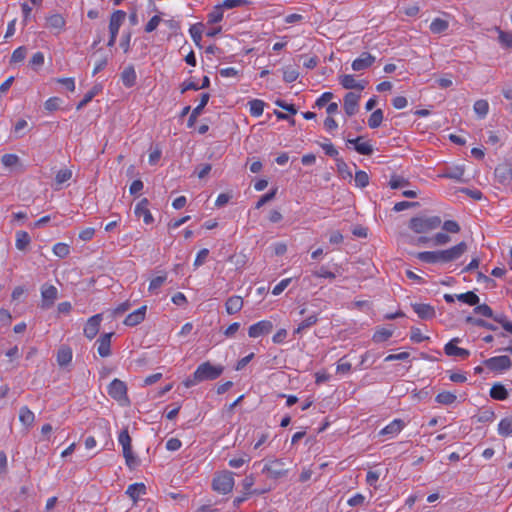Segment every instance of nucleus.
<instances>
[{
    "instance_id": "obj_1",
    "label": "nucleus",
    "mask_w": 512,
    "mask_h": 512,
    "mask_svg": "<svg viewBox=\"0 0 512 512\" xmlns=\"http://www.w3.org/2000/svg\"><path fill=\"white\" fill-rule=\"evenodd\" d=\"M466 251L467 244L462 241L449 249L418 252L416 257L420 261L428 264H446L459 259Z\"/></svg>"
},
{
    "instance_id": "obj_2",
    "label": "nucleus",
    "mask_w": 512,
    "mask_h": 512,
    "mask_svg": "<svg viewBox=\"0 0 512 512\" xmlns=\"http://www.w3.org/2000/svg\"><path fill=\"white\" fill-rule=\"evenodd\" d=\"M224 371L222 365H213L209 361L200 364L192 376L188 377L184 382L186 388L195 386L196 384L217 379Z\"/></svg>"
},
{
    "instance_id": "obj_3",
    "label": "nucleus",
    "mask_w": 512,
    "mask_h": 512,
    "mask_svg": "<svg viewBox=\"0 0 512 512\" xmlns=\"http://www.w3.org/2000/svg\"><path fill=\"white\" fill-rule=\"evenodd\" d=\"M441 223L439 216L413 217L409 221V228L417 234H423L439 228Z\"/></svg>"
},
{
    "instance_id": "obj_4",
    "label": "nucleus",
    "mask_w": 512,
    "mask_h": 512,
    "mask_svg": "<svg viewBox=\"0 0 512 512\" xmlns=\"http://www.w3.org/2000/svg\"><path fill=\"white\" fill-rule=\"evenodd\" d=\"M118 441L123 449V456L125 458L126 465L133 468L137 465L136 457L133 455L131 446V437L127 429H123L118 437Z\"/></svg>"
},
{
    "instance_id": "obj_5",
    "label": "nucleus",
    "mask_w": 512,
    "mask_h": 512,
    "mask_svg": "<svg viewBox=\"0 0 512 512\" xmlns=\"http://www.w3.org/2000/svg\"><path fill=\"white\" fill-rule=\"evenodd\" d=\"M108 394L121 405L129 404V399L127 397V386L123 381L117 378L109 384Z\"/></svg>"
},
{
    "instance_id": "obj_6",
    "label": "nucleus",
    "mask_w": 512,
    "mask_h": 512,
    "mask_svg": "<svg viewBox=\"0 0 512 512\" xmlns=\"http://www.w3.org/2000/svg\"><path fill=\"white\" fill-rule=\"evenodd\" d=\"M212 486L215 491L222 494H227L231 492L234 487L233 473L230 471H225L217 475L213 479Z\"/></svg>"
},
{
    "instance_id": "obj_7",
    "label": "nucleus",
    "mask_w": 512,
    "mask_h": 512,
    "mask_svg": "<svg viewBox=\"0 0 512 512\" xmlns=\"http://www.w3.org/2000/svg\"><path fill=\"white\" fill-rule=\"evenodd\" d=\"M268 477L272 479H279L287 475L288 470L285 468V463L281 459H274L267 462L262 470Z\"/></svg>"
},
{
    "instance_id": "obj_8",
    "label": "nucleus",
    "mask_w": 512,
    "mask_h": 512,
    "mask_svg": "<svg viewBox=\"0 0 512 512\" xmlns=\"http://www.w3.org/2000/svg\"><path fill=\"white\" fill-rule=\"evenodd\" d=\"M58 297V290L54 285L44 284L41 287V308H51Z\"/></svg>"
},
{
    "instance_id": "obj_9",
    "label": "nucleus",
    "mask_w": 512,
    "mask_h": 512,
    "mask_svg": "<svg viewBox=\"0 0 512 512\" xmlns=\"http://www.w3.org/2000/svg\"><path fill=\"white\" fill-rule=\"evenodd\" d=\"M484 365L491 371H504L512 366L511 359L506 356H495L484 361Z\"/></svg>"
},
{
    "instance_id": "obj_10",
    "label": "nucleus",
    "mask_w": 512,
    "mask_h": 512,
    "mask_svg": "<svg viewBox=\"0 0 512 512\" xmlns=\"http://www.w3.org/2000/svg\"><path fill=\"white\" fill-rule=\"evenodd\" d=\"M274 328L273 323L270 320H261L248 329V335L251 338H258L260 336L268 335Z\"/></svg>"
},
{
    "instance_id": "obj_11",
    "label": "nucleus",
    "mask_w": 512,
    "mask_h": 512,
    "mask_svg": "<svg viewBox=\"0 0 512 512\" xmlns=\"http://www.w3.org/2000/svg\"><path fill=\"white\" fill-rule=\"evenodd\" d=\"M496 180L503 185H507L512 181V165L504 162L499 164L494 171Z\"/></svg>"
},
{
    "instance_id": "obj_12",
    "label": "nucleus",
    "mask_w": 512,
    "mask_h": 512,
    "mask_svg": "<svg viewBox=\"0 0 512 512\" xmlns=\"http://www.w3.org/2000/svg\"><path fill=\"white\" fill-rule=\"evenodd\" d=\"M102 321V314H96L90 317L84 327V335L92 340L99 332Z\"/></svg>"
},
{
    "instance_id": "obj_13",
    "label": "nucleus",
    "mask_w": 512,
    "mask_h": 512,
    "mask_svg": "<svg viewBox=\"0 0 512 512\" xmlns=\"http://www.w3.org/2000/svg\"><path fill=\"white\" fill-rule=\"evenodd\" d=\"M459 341V338H453L445 345L444 352L447 356L460 357L465 359L470 355L469 350L457 346Z\"/></svg>"
},
{
    "instance_id": "obj_14",
    "label": "nucleus",
    "mask_w": 512,
    "mask_h": 512,
    "mask_svg": "<svg viewBox=\"0 0 512 512\" xmlns=\"http://www.w3.org/2000/svg\"><path fill=\"white\" fill-rule=\"evenodd\" d=\"M360 94L354 92H348L344 96V110L348 116H353L358 110V102Z\"/></svg>"
},
{
    "instance_id": "obj_15",
    "label": "nucleus",
    "mask_w": 512,
    "mask_h": 512,
    "mask_svg": "<svg viewBox=\"0 0 512 512\" xmlns=\"http://www.w3.org/2000/svg\"><path fill=\"white\" fill-rule=\"evenodd\" d=\"M113 334H114L113 332L104 333L98 338L97 351L101 357H108L111 355V338H112Z\"/></svg>"
},
{
    "instance_id": "obj_16",
    "label": "nucleus",
    "mask_w": 512,
    "mask_h": 512,
    "mask_svg": "<svg viewBox=\"0 0 512 512\" xmlns=\"http://www.w3.org/2000/svg\"><path fill=\"white\" fill-rule=\"evenodd\" d=\"M126 18V12L123 10H116L111 14L109 21L110 34L117 35L121 25Z\"/></svg>"
},
{
    "instance_id": "obj_17",
    "label": "nucleus",
    "mask_w": 512,
    "mask_h": 512,
    "mask_svg": "<svg viewBox=\"0 0 512 512\" xmlns=\"http://www.w3.org/2000/svg\"><path fill=\"white\" fill-rule=\"evenodd\" d=\"M375 57L368 52H363L359 58L352 62V69L354 71L365 70L373 65Z\"/></svg>"
},
{
    "instance_id": "obj_18",
    "label": "nucleus",
    "mask_w": 512,
    "mask_h": 512,
    "mask_svg": "<svg viewBox=\"0 0 512 512\" xmlns=\"http://www.w3.org/2000/svg\"><path fill=\"white\" fill-rule=\"evenodd\" d=\"M147 311V306L143 305L132 313L128 314L124 320L126 326L134 327L140 324L144 319Z\"/></svg>"
},
{
    "instance_id": "obj_19",
    "label": "nucleus",
    "mask_w": 512,
    "mask_h": 512,
    "mask_svg": "<svg viewBox=\"0 0 512 512\" xmlns=\"http://www.w3.org/2000/svg\"><path fill=\"white\" fill-rule=\"evenodd\" d=\"M149 201L147 198H143L135 207V215L137 217H143L145 224H151L153 222V216L148 209Z\"/></svg>"
},
{
    "instance_id": "obj_20",
    "label": "nucleus",
    "mask_w": 512,
    "mask_h": 512,
    "mask_svg": "<svg viewBox=\"0 0 512 512\" xmlns=\"http://www.w3.org/2000/svg\"><path fill=\"white\" fill-rule=\"evenodd\" d=\"M419 318L429 320L435 317V309L430 304L414 303L411 305Z\"/></svg>"
},
{
    "instance_id": "obj_21",
    "label": "nucleus",
    "mask_w": 512,
    "mask_h": 512,
    "mask_svg": "<svg viewBox=\"0 0 512 512\" xmlns=\"http://www.w3.org/2000/svg\"><path fill=\"white\" fill-rule=\"evenodd\" d=\"M66 20L61 14H52L46 18V26L59 34L65 27Z\"/></svg>"
},
{
    "instance_id": "obj_22",
    "label": "nucleus",
    "mask_w": 512,
    "mask_h": 512,
    "mask_svg": "<svg viewBox=\"0 0 512 512\" xmlns=\"http://www.w3.org/2000/svg\"><path fill=\"white\" fill-rule=\"evenodd\" d=\"M209 98H210V95L208 93L201 94L199 105L192 110L190 117L188 119V123H187L188 127L194 126L197 117L202 113L204 107L207 105V103L209 101Z\"/></svg>"
},
{
    "instance_id": "obj_23",
    "label": "nucleus",
    "mask_w": 512,
    "mask_h": 512,
    "mask_svg": "<svg viewBox=\"0 0 512 512\" xmlns=\"http://www.w3.org/2000/svg\"><path fill=\"white\" fill-rule=\"evenodd\" d=\"M339 82L345 89H357L362 91L365 88V82H357L353 75L346 74L339 77Z\"/></svg>"
},
{
    "instance_id": "obj_24",
    "label": "nucleus",
    "mask_w": 512,
    "mask_h": 512,
    "mask_svg": "<svg viewBox=\"0 0 512 512\" xmlns=\"http://www.w3.org/2000/svg\"><path fill=\"white\" fill-rule=\"evenodd\" d=\"M226 312L233 315L239 312L243 307V299L240 296L234 295L227 299L225 303Z\"/></svg>"
},
{
    "instance_id": "obj_25",
    "label": "nucleus",
    "mask_w": 512,
    "mask_h": 512,
    "mask_svg": "<svg viewBox=\"0 0 512 512\" xmlns=\"http://www.w3.org/2000/svg\"><path fill=\"white\" fill-rule=\"evenodd\" d=\"M126 494L135 502L139 499L140 495L146 494V486L144 483H134L128 486Z\"/></svg>"
},
{
    "instance_id": "obj_26",
    "label": "nucleus",
    "mask_w": 512,
    "mask_h": 512,
    "mask_svg": "<svg viewBox=\"0 0 512 512\" xmlns=\"http://www.w3.org/2000/svg\"><path fill=\"white\" fill-rule=\"evenodd\" d=\"M136 78H137L136 72L132 65H129L128 67H126L121 74L122 82H123L124 86H126L128 88L135 85Z\"/></svg>"
},
{
    "instance_id": "obj_27",
    "label": "nucleus",
    "mask_w": 512,
    "mask_h": 512,
    "mask_svg": "<svg viewBox=\"0 0 512 512\" xmlns=\"http://www.w3.org/2000/svg\"><path fill=\"white\" fill-rule=\"evenodd\" d=\"M404 426L401 419H395L380 431V435H397Z\"/></svg>"
},
{
    "instance_id": "obj_28",
    "label": "nucleus",
    "mask_w": 512,
    "mask_h": 512,
    "mask_svg": "<svg viewBox=\"0 0 512 512\" xmlns=\"http://www.w3.org/2000/svg\"><path fill=\"white\" fill-rule=\"evenodd\" d=\"M72 360V350L68 346H62L57 352V363L63 367L68 365Z\"/></svg>"
},
{
    "instance_id": "obj_29",
    "label": "nucleus",
    "mask_w": 512,
    "mask_h": 512,
    "mask_svg": "<svg viewBox=\"0 0 512 512\" xmlns=\"http://www.w3.org/2000/svg\"><path fill=\"white\" fill-rule=\"evenodd\" d=\"M490 397L502 401L508 398V391L504 385L496 383L490 389Z\"/></svg>"
},
{
    "instance_id": "obj_30",
    "label": "nucleus",
    "mask_w": 512,
    "mask_h": 512,
    "mask_svg": "<svg viewBox=\"0 0 512 512\" xmlns=\"http://www.w3.org/2000/svg\"><path fill=\"white\" fill-rule=\"evenodd\" d=\"M498 434L507 437L512 434V416L503 418L498 424Z\"/></svg>"
},
{
    "instance_id": "obj_31",
    "label": "nucleus",
    "mask_w": 512,
    "mask_h": 512,
    "mask_svg": "<svg viewBox=\"0 0 512 512\" xmlns=\"http://www.w3.org/2000/svg\"><path fill=\"white\" fill-rule=\"evenodd\" d=\"M34 413L27 407L23 406L19 411V420L25 426H31L34 422Z\"/></svg>"
},
{
    "instance_id": "obj_32",
    "label": "nucleus",
    "mask_w": 512,
    "mask_h": 512,
    "mask_svg": "<svg viewBox=\"0 0 512 512\" xmlns=\"http://www.w3.org/2000/svg\"><path fill=\"white\" fill-rule=\"evenodd\" d=\"M465 322L467 324H471V325L477 326V327H482V328H485V329H488V330H491V331H496L497 330V327L495 325L487 322L486 320L480 319V318H475V317H472V316H467L465 318Z\"/></svg>"
},
{
    "instance_id": "obj_33",
    "label": "nucleus",
    "mask_w": 512,
    "mask_h": 512,
    "mask_svg": "<svg viewBox=\"0 0 512 512\" xmlns=\"http://www.w3.org/2000/svg\"><path fill=\"white\" fill-rule=\"evenodd\" d=\"M336 167H337V172L340 177L351 181L352 172L350 171L348 165L345 163V161L342 158H336Z\"/></svg>"
},
{
    "instance_id": "obj_34",
    "label": "nucleus",
    "mask_w": 512,
    "mask_h": 512,
    "mask_svg": "<svg viewBox=\"0 0 512 512\" xmlns=\"http://www.w3.org/2000/svg\"><path fill=\"white\" fill-rule=\"evenodd\" d=\"M457 397L450 391H443L437 394L435 401L443 405H451L456 401Z\"/></svg>"
},
{
    "instance_id": "obj_35",
    "label": "nucleus",
    "mask_w": 512,
    "mask_h": 512,
    "mask_svg": "<svg viewBox=\"0 0 512 512\" xmlns=\"http://www.w3.org/2000/svg\"><path fill=\"white\" fill-rule=\"evenodd\" d=\"M449 27L448 21L441 19V18H435L431 24H430V30L434 34H440L446 31Z\"/></svg>"
},
{
    "instance_id": "obj_36",
    "label": "nucleus",
    "mask_w": 512,
    "mask_h": 512,
    "mask_svg": "<svg viewBox=\"0 0 512 512\" xmlns=\"http://www.w3.org/2000/svg\"><path fill=\"white\" fill-rule=\"evenodd\" d=\"M31 238L25 231H18L16 233V248L19 250H25L30 244Z\"/></svg>"
},
{
    "instance_id": "obj_37",
    "label": "nucleus",
    "mask_w": 512,
    "mask_h": 512,
    "mask_svg": "<svg viewBox=\"0 0 512 512\" xmlns=\"http://www.w3.org/2000/svg\"><path fill=\"white\" fill-rule=\"evenodd\" d=\"M456 297L459 301L466 303L470 306H475L480 301L478 295L475 294L473 291H468L466 293L459 294Z\"/></svg>"
},
{
    "instance_id": "obj_38",
    "label": "nucleus",
    "mask_w": 512,
    "mask_h": 512,
    "mask_svg": "<svg viewBox=\"0 0 512 512\" xmlns=\"http://www.w3.org/2000/svg\"><path fill=\"white\" fill-rule=\"evenodd\" d=\"M223 9L222 4L214 6L213 10L207 16L208 23L214 24L220 22L223 19Z\"/></svg>"
},
{
    "instance_id": "obj_39",
    "label": "nucleus",
    "mask_w": 512,
    "mask_h": 512,
    "mask_svg": "<svg viewBox=\"0 0 512 512\" xmlns=\"http://www.w3.org/2000/svg\"><path fill=\"white\" fill-rule=\"evenodd\" d=\"M473 109L480 118H484L488 114L489 104L486 100L480 99L474 103Z\"/></svg>"
},
{
    "instance_id": "obj_40",
    "label": "nucleus",
    "mask_w": 512,
    "mask_h": 512,
    "mask_svg": "<svg viewBox=\"0 0 512 512\" xmlns=\"http://www.w3.org/2000/svg\"><path fill=\"white\" fill-rule=\"evenodd\" d=\"M250 114L259 117L263 114L265 103L262 100L254 99L249 102Z\"/></svg>"
},
{
    "instance_id": "obj_41",
    "label": "nucleus",
    "mask_w": 512,
    "mask_h": 512,
    "mask_svg": "<svg viewBox=\"0 0 512 512\" xmlns=\"http://www.w3.org/2000/svg\"><path fill=\"white\" fill-rule=\"evenodd\" d=\"M100 87L94 86L90 91H88L83 99L77 104L76 109L81 110L85 107L92 99L99 93Z\"/></svg>"
},
{
    "instance_id": "obj_42",
    "label": "nucleus",
    "mask_w": 512,
    "mask_h": 512,
    "mask_svg": "<svg viewBox=\"0 0 512 512\" xmlns=\"http://www.w3.org/2000/svg\"><path fill=\"white\" fill-rule=\"evenodd\" d=\"M383 121V111L381 109H377L372 112L368 119V125L370 128L374 129L381 125Z\"/></svg>"
},
{
    "instance_id": "obj_43",
    "label": "nucleus",
    "mask_w": 512,
    "mask_h": 512,
    "mask_svg": "<svg viewBox=\"0 0 512 512\" xmlns=\"http://www.w3.org/2000/svg\"><path fill=\"white\" fill-rule=\"evenodd\" d=\"M393 332L386 328H380L373 334L372 340L376 343H381L388 340L392 336Z\"/></svg>"
},
{
    "instance_id": "obj_44",
    "label": "nucleus",
    "mask_w": 512,
    "mask_h": 512,
    "mask_svg": "<svg viewBox=\"0 0 512 512\" xmlns=\"http://www.w3.org/2000/svg\"><path fill=\"white\" fill-rule=\"evenodd\" d=\"M497 31L499 33V36H498L499 43L504 48L512 49V32H505V31H502L500 28H497Z\"/></svg>"
},
{
    "instance_id": "obj_45",
    "label": "nucleus",
    "mask_w": 512,
    "mask_h": 512,
    "mask_svg": "<svg viewBox=\"0 0 512 512\" xmlns=\"http://www.w3.org/2000/svg\"><path fill=\"white\" fill-rule=\"evenodd\" d=\"M1 162L5 167L11 168L20 164V158L16 154H4Z\"/></svg>"
},
{
    "instance_id": "obj_46",
    "label": "nucleus",
    "mask_w": 512,
    "mask_h": 512,
    "mask_svg": "<svg viewBox=\"0 0 512 512\" xmlns=\"http://www.w3.org/2000/svg\"><path fill=\"white\" fill-rule=\"evenodd\" d=\"M53 253L58 256L59 258H65L70 253V247L66 243H56L53 246Z\"/></svg>"
},
{
    "instance_id": "obj_47",
    "label": "nucleus",
    "mask_w": 512,
    "mask_h": 512,
    "mask_svg": "<svg viewBox=\"0 0 512 512\" xmlns=\"http://www.w3.org/2000/svg\"><path fill=\"white\" fill-rule=\"evenodd\" d=\"M167 279V275L164 273L163 275L156 276L151 279L148 290L152 293H156L157 290L164 284Z\"/></svg>"
},
{
    "instance_id": "obj_48",
    "label": "nucleus",
    "mask_w": 512,
    "mask_h": 512,
    "mask_svg": "<svg viewBox=\"0 0 512 512\" xmlns=\"http://www.w3.org/2000/svg\"><path fill=\"white\" fill-rule=\"evenodd\" d=\"M355 184L357 187L364 188L369 184V176L365 171L359 170L355 173Z\"/></svg>"
},
{
    "instance_id": "obj_49",
    "label": "nucleus",
    "mask_w": 512,
    "mask_h": 512,
    "mask_svg": "<svg viewBox=\"0 0 512 512\" xmlns=\"http://www.w3.org/2000/svg\"><path fill=\"white\" fill-rule=\"evenodd\" d=\"M473 311L475 314H479V315H482L487 318L494 317L493 310L487 304H479L478 303L477 305H475V308Z\"/></svg>"
},
{
    "instance_id": "obj_50",
    "label": "nucleus",
    "mask_w": 512,
    "mask_h": 512,
    "mask_svg": "<svg viewBox=\"0 0 512 512\" xmlns=\"http://www.w3.org/2000/svg\"><path fill=\"white\" fill-rule=\"evenodd\" d=\"M277 193V188H274L270 192L266 193L265 195H262L259 200L255 204L256 209H260L262 206H264L266 203L272 201Z\"/></svg>"
},
{
    "instance_id": "obj_51",
    "label": "nucleus",
    "mask_w": 512,
    "mask_h": 512,
    "mask_svg": "<svg viewBox=\"0 0 512 512\" xmlns=\"http://www.w3.org/2000/svg\"><path fill=\"white\" fill-rule=\"evenodd\" d=\"M201 24L192 25L189 29L190 35L197 46L200 47V41L202 40V29Z\"/></svg>"
},
{
    "instance_id": "obj_52",
    "label": "nucleus",
    "mask_w": 512,
    "mask_h": 512,
    "mask_svg": "<svg viewBox=\"0 0 512 512\" xmlns=\"http://www.w3.org/2000/svg\"><path fill=\"white\" fill-rule=\"evenodd\" d=\"M451 241V237L444 232L437 233L433 238L432 242L434 246H443Z\"/></svg>"
},
{
    "instance_id": "obj_53",
    "label": "nucleus",
    "mask_w": 512,
    "mask_h": 512,
    "mask_svg": "<svg viewBox=\"0 0 512 512\" xmlns=\"http://www.w3.org/2000/svg\"><path fill=\"white\" fill-rule=\"evenodd\" d=\"M299 77V72L291 67H287L283 71V80L287 83H292Z\"/></svg>"
},
{
    "instance_id": "obj_54",
    "label": "nucleus",
    "mask_w": 512,
    "mask_h": 512,
    "mask_svg": "<svg viewBox=\"0 0 512 512\" xmlns=\"http://www.w3.org/2000/svg\"><path fill=\"white\" fill-rule=\"evenodd\" d=\"M407 185H409V181L401 176H392L389 181L391 189H398Z\"/></svg>"
},
{
    "instance_id": "obj_55",
    "label": "nucleus",
    "mask_w": 512,
    "mask_h": 512,
    "mask_svg": "<svg viewBox=\"0 0 512 512\" xmlns=\"http://www.w3.org/2000/svg\"><path fill=\"white\" fill-rule=\"evenodd\" d=\"M27 54V49L24 46L18 47L15 49L11 55V62L18 63L25 59Z\"/></svg>"
},
{
    "instance_id": "obj_56",
    "label": "nucleus",
    "mask_w": 512,
    "mask_h": 512,
    "mask_svg": "<svg viewBox=\"0 0 512 512\" xmlns=\"http://www.w3.org/2000/svg\"><path fill=\"white\" fill-rule=\"evenodd\" d=\"M72 177V171L69 169L59 170L56 174L55 181L57 184L61 185L66 181L70 180Z\"/></svg>"
},
{
    "instance_id": "obj_57",
    "label": "nucleus",
    "mask_w": 512,
    "mask_h": 512,
    "mask_svg": "<svg viewBox=\"0 0 512 512\" xmlns=\"http://www.w3.org/2000/svg\"><path fill=\"white\" fill-rule=\"evenodd\" d=\"M355 150L361 155H371L373 153V147L368 142H360L356 145Z\"/></svg>"
},
{
    "instance_id": "obj_58",
    "label": "nucleus",
    "mask_w": 512,
    "mask_h": 512,
    "mask_svg": "<svg viewBox=\"0 0 512 512\" xmlns=\"http://www.w3.org/2000/svg\"><path fill=\"white\" fill-rule=\"evenodd\" d=\"M318 321V313H313L306 317L301 323H300V329H308L311 326L315 325Z\"/></svg>"
},
{
    "instance_id": "obj_59",
    "label": "nucleus",
    "mask_w": 512,
    "mask_h": 512,
    "mask_svg": "<svg viewBox=\"0 0 512 512\" xmlns=\"http://www.w3.org/2000/svg\"><path fill=\"white\" fill-rule=\"evenodd\" d=\"M250 461V457L247 454H243L238 458H233L229 460V466L232 468H239L244 465L246 462Z\"/></svg>"
},
{
    "instance_id": "obj_60",
    "label": "nucleus",
    "mask_w": 512,
    "mask_h": 512,
    "mask_svg": "<svg viewBox=\"0 0 512 512\" xmlns=\"http://www.w3.org/2000/svg\"><path fill=\"white\" fill-rule=\"evenodd\" d=\"M249 2L247 0H224L221 4L225 9H233L236 7H241L247 5Z\"/></svg>"
},
{
    "instance_id": "obj_61",
    "label": "nucleus",
    "mask_w": 512,
    "mask_h": 512,
    "mask_svg": "<svg viewBox=\"0 0 512 512\" xmlns=\"http://www.w3.org/2000/svg\"><path fill=\"white\" fill-rule=\"evenodd\" d=\"M443 230L448 233H458L460 232L459 224L454 220H447L442 225Z\"/></svg>"
},
{
    "instance_id": "obj_62",
    "label": "nucleus",
    "mask_w": 512,
    "mask_h": 512,
    "mask_svg": "<svg viewBox=\"0 0 512 512\" xmlns=\"http://www.w3.org/2000/svg\"><path fill=\"white\" fill-rule=\"evenodd\" d=\"M208 255H209V250L207 248L201 249L196 255V258L194 260V266L199 267V266L203 265L205 263Z\"/></svg>"
},
{
    "instance_id": "obj_63",
    "label": "nucleus",
    "mask_w": 512,
    "mask_h": 512,
    "mask_svg": "<svg viewBox=\"0 0 512 512\" xmlns=\"http://www.w3.org/2000/svg\"><path fill=\"white\" fill-rule=\"evenodd\" d=\"M322 149L324 150L325 154L333 157L335 160L336 158H339L338 150L334 147L332 143H323L321 144Z\"/></svg>"
},
{
    "instance_id": "obj_64",
    "label": "nucleus",
    "mask_w": 512,
    "mask_h": 512,
    "mask_svg": "<svg viewBox=\"0 0 512 512\" xmlns=\"http://www.w3.org/2000/svg\"><path fill=\"white\" fill-rule=\"evenodd\" d=\"M161 22V17L159 15H154L146 24L145 32L150 33L153 32Z\"/></svg>"
}]
</instances>
